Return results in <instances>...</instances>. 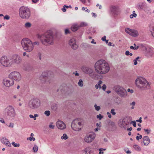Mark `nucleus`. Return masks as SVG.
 <instances>
[{"mask_svg": "<svg viewBox=\"0 0 154 154\" xmlns=\"http://www.w3.org/2000/svg\"><path fill=\"white\" fill-rule=\"evenodd\" d=\"M53 123H51L49 125V128L51 129H54L55 127V125H53Z\"/></svg>", "mask_w": 154, "mask_h": 154, "instance_id": "nucleus-42", "label": "nucleus"}, {"mask_svg": "<svg viewBox=\"0 0 154 154\" xmlns=\"http://www.w3.org/2000/svg\"><path fill=\"white\" fill-rule=\"evenodd\" d=\"M38 116H39V115L38 114H34V115L33 116V118L34 120H36V117H38Z\"/></svg>", "mask_w": 154, "mask_h": 154, "instance_id": "nucleus-49", "label": "nucleus"}, {"mask_svg": "<svg viewBox=\"0 0 154 154\" xmlns=\"http://www.w3.org/2000/svg\"><path fill=\"white\" fill-rule=\"evenodd\" d=\"M127 91L128 92H130L131 93H132L133 92V90L132 89H130V88H128L127 89Z\"/></svg>", "mask_w": 154, "mask_h": 154, "instance_id": "nucleus-60", "label": "nucleus"}, {"mask_svg": "<svg viewBox=\"0 0 154 154\" xmlns=\"http://www.w3.org/2000/svg\"><path fill=\"white\" fill-rule=\"evenodd\" d=\"M137 16V14H131L130 15V17L131 19L133 18L134 17H136Z\"/></svg>", "mask_w": 154, "mask_h": 154, "instance_id": "nucleus-48", "label": "nucleus"}, {"mask_svg": "<svg viewBox=\"0 0 154 154\" xmlns=\"http://www.w3.org/2000/svg\"><path fill=\"white\" fill-rule=\"evenodd\" d=\"M84 151L85 152V154H94L93 151L89 147L85 148Z\"/></svg>", "mask_w": 154, "mask_h": 154, "instance_id": "nucleus-25", "label": "nucleus"}, {"mask_svg": "<svg viewBox=\"0 0 154 154\" xmlns=\"http://www.w3.org/2000/svg\"><path fill=\"white\" fill-rule=\"evenodd\" d=\"M133 148L137 151H139L141 150L140 147L138 145H134L133 146Z\"/></svg>", "mask_w": 154, "mask_h": 154, "instance_id": "nucleus-32", "label": "nucleus"}, {"mask_svg": "<svg viewBox=\"0 0 154 154\" xmlns=\"http://www.w3.org/2000/svg\"><path fill=\"white\" fill-rule=\"evenodd\" d=\"M31 26V24L29 22L26 23L25 24V26L26 28H29Z\"/></svg>", "mask_w": 154, "mask_h": 154, "instance_id": "nucleus-38", "label": "nucleus"}, {"mask_svg": "<svg viewBox=\"0 0 154 154\" xmlns=\"http://www.w3.org/2000/svg\"><path fill=\"white\" fill-rule=\"evenodd\" d=\"M142 135H139V136H137L136 137V139L138 140L140 139H141L142 138Z\"/></svg>", "mask_w": 154, "mask_h": 154, "instance_id": "nucleus-54", "label": "nucleus"}, {"mask_svg": "<svg viewBox=\"0 0 154 154\" xmlns=\"http://www.w3.org/2000/svg\"><path fill=\"white\" fill-rule=\"evenodd\" d=\"M82 69L84 72L86 73L91 74L93 72V70L92 69L84 66L82 67Z\"/></svg>", "mask_w": 154, "mask_h": 154, "instance_id": "nucleus-22", "label": "nucleus"}, {"mask_svg": "<svg viewBox=\"0 0 154 154\" xmlns=\"http://www.w3.org/2000/svg\"><path fill=\"white\" fill-rule=\"evenodd\" d=\"M51 72L49 71L43 72L40 76V79L44 82H50L49 81V74H51Z\"/></svg>", "mask_w": 154, "mask_h": 154, "instance_id": "nucleus-13", "label": "nucleus"}, {"mask_svg": "<svg viewBox=\"0 0 154 154\" xmlns=\"http://www.w3.org/2000/svg\"><path fill=\"white\" fill-rule=\"evenodd\" d=\"M145 5V4L144 3H139L137 5L136 7L139 10H141L143 9Z\"/></svg>", "mask_w": 154, "mask_h": 154, "instance_id": "nucleus-24", "label": "nucleus"}, {"mask_svg": "<svg viewBox=\"0 0 154 154\" xmlns=\"http://www.w3.org/2000/svg\"><path fill=\"white\" fill-rule=\"evenodd\" d=\"M94 68L96 72L100 74L107 73L110 69L108 63L105 60L103 59L98 60L96 62Z\"/></svg>", "mask_w": 154, "mask_h": 154, "instance_id": "nucleus-1", "label": "nucleus"}, {"mask_svg": "<svg viewBox=\"0 0 154 154\" xmlns=\"http://www.w3.org/2000/svg\"><path fill=\"white\" fill-rule=\"evenodd\" d=\"M69 43L72 48L73 49H76L78 47V45L76 43V40L74 38L71 39L69 41Z\"/></svg>", "mask_w": 154, "mask_h": 154, "instance_id": "nucleus-19", "label": "nucleus"}, {"mask_svg": "<svg viewBox=\"0 0 154 154\" xmlns=\"http://www.w3.org/2000/svg\"><path fill=\"white\" fill-rule=\"evenodd\" d=\"M103 117V116L100 114L99 115H97V118L99 120H101V119Z\"/></svg>", "mask_w": 154, "mask_h": 154, "instance_id": "nucleus-45", "label": "nucleus"}, {"mask_svg": "<svg viewBox=\"0 0 154 154\" xmlns=\"http://www.w3.org/2000/svg\"><path fill=\"white\" fill-rule=\"evenodd\" d=\"M19 14L22 18H28L30 15L29 9L27 7H21L20 9Z\"/></svg>", "mask_w": 154, "mask_h": 154, "instance_id": "nucleus-7", "label": "nucleus"}, {"mask_svg": "<svg viewBox=\"0 0 154 154\" xmlns=\"http://www.w3.org/2000/svg\"><path fill=\"white\" fill-rule=\"evenodd\" d=\"M111 113H112L113 115H115L116 114V112H115V109H111Z\"/></svg>", "mask_w": 154, "mask_h": 154, "instance_id": "nucleus-47", "label": "nucleus"}, {"mask_svg": "<svg viewBox=\"0 0 154 154\" xmlns=\"http://www.w3.org/2000/svg\"><path fill=\"white\" fill-rule=\"evenodd\" d=\"M78 84L79 86L81 87H82L83 86V81L81 79H80L78 82Z\"/></svg>", "mask_w": 154, "mask_h": 154, "instance_id": "nucleus-36", "label": "nucleus"}, {"mask_svg": "<svg viewBox=\"0 0 154 154\" xmlns=\"http://www.w3.org/2000/svg\"><path fill=\"white\" fill-rule=\"evenodd\" d=\"M131 123H132L133 126L135 127L136 126V122L135 121H132L131 122Z\"/></svg>", "mask_w": 154, "mask_h": 154, "instance_id": "nucleus-56", "label": "nucleus"}, {"mask_svg": "<svg viewBox=\"0 0 154 154\" xmlns=\"http://www.w3.org/2000/svg\"><path fill=\"white\" fill-rule=\"evenodd\" d=\"M106 36L104 35V36H103L101 38V40L104 42L106 40Z\"/></svg>", "mask_w": 154, "mask_h": 154, "instance_id": "nucleus-61", "label": "nucleus"}, {"mask_svg": "<svg viewBox=\"0 0 154 154\" xmlns=\"http://www.w3.org/2000/svg\"><path fill=\"white\" fill-rule=\"evenodd\" d=\"M153 54V49L149 47H147L146 48L145 55L148 57H151Z\"/></svg>", "mask_w": 154, "mask_h": 154, "instance_id": "nucleus-17", "label": "nucleus"}, {"mask_svg": "<svg viewBox=\"0 0 154 154\" xmlns=\"http://www.w3.org/2000/svg\"><path fill=\"white\" fill-rule=\"evenodd\" d=\"M11 65L13 64H19L22 61L21 57L17 54L13 55L11 57H10Z\"/></svg>", "mask_w": 154, "mask_h": 154, "instance_id": "nucleus-11", "label": "nucleus"}, {"mask_svg": "<svg viewBox=\"0 0 154 154\" xmlns=\"http://www.w3.org/2000/svg\"><path fill=\"white\" fill-rule=\"evenodd\" d=\"M10 128H13L14 126V124L13 123H10L9 125L8 126Z\"/></svg>", "mask_w": 154, "mask_h": 154, "instance_id": "nucleus-53", "label": "nucleus"}, {"mask_svg": "<svg viewBox=\"0 0 154 154\" xmlns=\"http://www.w3.org/2000/svg\"><path fill=\"white\" fill-rule=\"evenodd\" d=\"M94 107L95 109L97 111H98L100 109V106H97L96 104H95L94 105Z\"/></svg>", "mask_w": 154, "mask_h": 154, "instance_id": "nucleus-39", "label": "nucleus"}, {"mask_svg": "<svg viewBox=\"0 0 154 154\" xmlns=\"http://www.w3.org/2000/svg\"><path fill=\"white\" fill-rule=\"evenodd\" d=\"M125 31L127 33L133 36L136 37L138 35V32L137 31L130 29L129 28H125Z\"/></svg>", "mask_w": 154, "mask_h": 154, "instance_id": "nucleus-15", "label": "nucleus"}, {"mask_svg": "<svg viewBox=\"0 0 154 154\" xmlns=\"http://www.w3.org/2000/svg\"><path fill=\"white\" fill-rule=\"evenodd\" d=\"M2 143L5 145L7 146H10L11 144L8 140L5 137H3L1 140Z\"/></svg>", "mask_w": 154, "mask_h": 154, "instance_id": "nucleus-23", "label": "nucleus"}, {"mask_svg": "<svg viewBox=\"0 0 154 154\" xmlns=\"http://www.w3.org/2000/svg\"><path fill=\"white\" fill-rule=\"evenodd\" d=\"M65 32L66 34H67L69 33V30L68 29H66L65 30Z\"/></svg>", "mask_w": 154, "mask_h": 154, "instance_id": "nucleus-62", "label": "nucleus"}, {"mask_svg": "<svg viewBox=\"0 0 154 154\" xmlns=\"http://www.w3.org/2000/svg\"><path fill=\"white\" fill-rule=\"evenodd\" d=\"M79 27L77 24H74L72 25L71 27V30L73 31H75L78 29Z\"/></svg>", "mask_w": 154, "mask_h": 154, "instance_id": "nucleus-28", "label": "nucleus"}, {"mask_svg": "<svg viewBox=\"0 0 154 154\" xmlns=\"http://www.w3.org/2000/svg\"><path fill=\"white\" fill-rule=\"evenodd\" d=\"M30 67L29 66L28 68H25L24 69L26 71H30V69H30Z\"/></svg>", "mask_w": 154, "mask_h": 154, "instance_id": "nucleus-57", "label": "nucleus"}, {"mask_svg": "<svg viewBox=\"0 0 154 154\" xmlns=\"http://www.w3.org/2000/svg\"><path fill=\"white\" fill-rule=\"evenodd\" d=\"M51 108L53 110H56L57 108V105L56 104H53L52 105Z\"/></svg>", "mask_w": 154, "mask_h": 154, "instance_id": "nucleus-34", "label": "nucleus"}, {"mask_svg": "<svg viewBox=\"0 0 154 154\" xmlns=\"http://www.w3.org/2000/svg\"><path fill=\"white\" fill-rule=\"evenodd\" d=\"M21 44L24 50L26 51L30 52L33 49V43L29 38H26L23 39L21 41Z\"/></svg>", "mask_w": 154, "mask_h": 154, "instance_id": "nucleus-5", "label": "nucleus"}, {"mask_svg": "<svg viewBox=\"0 0 154 154\" xmlns=\"http://www.w3.org/2000/svg\"><path fill=\"white\" fill-rule=\"evenodd\" d=\"M113 89L118 95L121 97H125L127 96L126 91L122 86L116 85L113 87Z\"/></svg>", "mask_w": 154, "mask_h": 154, "instance_id": "nucleus-6", "label": "nucleus"}, {"mask_svg": "<svg viewBox=\"0 0 154 154\" xmlns=\"http://www.w3.org/2000/svg\"><path fill=\"white\" fill-rule=\"evenodd\" d=\"M149 31L151 33V34L153 37H154V26H150Z\"/></svg>", "mask_w": 154, "mask_h": 154, "instance_id": "nucleus-31", "label": "nucleus"}, {"mask_svg": "<svg viewBox=\"0 0 154 154\" xmlns=\"http://www.w3.org/2000/svg\"><path fill=\"white\" fill-rule=\"evenodd\" d=\"M82 127V122L79 119H74L72 123L71 127L74 131H79Z\"/></svg>", "mask_w": 154, "mask_h": 154, "instance_id": "nucleus-8", "label": "nucleus"}, {"mask_svg": "<svg viewBox=\"0 0 154 154\" xmlns=\"http://www.w3.org/2000/svg\"><path fill=\"white\" fill-rule=\"evenodd\" d=\"M137 86L140 89H149L150 85L149 82L143 78L138 77L135 80Z\"/></svg>", "mask_w": 154, "mask_h": 154, "instance_id": "nucleus-4", "label": "nucleus"}, {"mask_svg": "<svg viewBox=\"0 0 154 154\" xmlns=\"http://www.w3.org/2000/svg\"><path fill=\"white\" fill-rule=\"evenodd\" d=\"M3 82L4 85L7 87H10L14 83V81L11 79H3Z\"/></svg>", "mask_w": 154, "mask_h": 154, "instance_id": "nucleus-16", "label": "nucleus"}, {"mask_svg": "<svg viewBox=\"0 0 154 154\" xmlns=\"http://www.w3.org/2000/svg\"><path fill=\"white\" fill-rule=\"evenodd\" d=\"M94 135H86L84 139L85 141L87 143L92 142L95 138Z\"/></svg>", "mask_w": 154, "mask_h": 154, "instance_id": "nucleus-21", "label": "nucleus"}, {"mask_svg": "<svg viewBox=\"0 0 154 154\" xmlns=\"http://www.w3.org/2000/svg\"><path fill=\"white\" fill-rule=\"evenodd\" d=\"M37 37L40 39L41 42L44 45H47L53 44L54 37L51 31H48L42 35L38 34Z\"/></svg>", "mask_w": 154, "mask_h": 154, "instance_id": "nucleus-2", "label": "nucleus"}, {"mask_svg": "<svg viewBox=\"0 0 154 154\" xmlns=\"http://www.w3.org/2000/svg\"><path fill=\"white\" fill-rule=\"evenodd\" d=\"M110 14L113 16L117 15L120 13L119 6L117 5H111L109 7Z\"/></svg>", "mask_w": 154, "mask_h": 154, "instance_id": "nucleus-12", "label": "nucleus"}, {"mask_svg": "<svg viewBox=\"0 0 154 154\" xmlns=\"http://www.w3.org/2000/svg\"><path fill=\"white\" fill-rule=\"evenodd\" d=\"M124 150L125 151L127 154H130L131 152L129 150H128L127 151H126V149H124Z\"/></svg>", "mask_w": 154, "mask_h": 154, "instance_id": "nucleus-52", "label": "nucleus"}, {"mask_svg": "<svg viewBox=\"0 0 154 154\" xmlns=\"http://www.w3.org/2000/svg\"><path fill=\"white\" fill-rule=\"evenodd\" d=\"M11 144L14 147H19L20 146V144L19 143H16L14 142H13Z\"/></svg>", "mask_w": 154, "mask_h": 154, "instance_id": "nucleus-37", "label": "nucleus"}, {"mask_svg": "<svg viewBox=\"0 0 154 154\" xmlns=\"http://www.w3.org/2000/svg\"><path fill=\"white\" fill-rule=\"evenodd\" d=\"M130 48L131 49L136 50L139 48V47L138 46H137V47H134L133 46H131L130 47Z\"/></svg>", "mask_w": 154, "mask_h": 154, "instance_id": "nucleus-41", "label": "nucleus"}, {"mask_svg": "<svg viewBox=\"0 0 154 154\" xmlns=\"http://www.w3.org/2000/svg\"><path fill=\"white\" fill-rule=\"evenodd\" d=\"M130 121L127 119H124L121 121H120L119 125L121 128H125L126 126L129 123Z\"/></svg>", "mask_w": 154, "mask_h": 154, "instance_id": "nucleus-18", "label": "nucleus"}, {"mask_svg": "<svg viewBox=\"0 0 154 154\" xmlns=\"http://www.w3.org/2000/svg\"><path fill=\"white\" fill-rule=\"evenodd\" d=\"M56 126L59 129L61 130L65 129L66 127V125L61 121H58L57 122Z\"/></svg>", "mask_w": 154, "mask_h": 154, "instance_id": "nucleus-20", "label": "nucleus"}, {"mask_svg": "<svg viewBox=\"0 0 154 154\" xmlns=\"http://www.w3.org/2000/svg\"><path fill=\"white\" fill-rule=\"evenodd\" d=\"M102 83V82L101 81H99L97 83V84L95 85V88L97 89L98 88L100 89L101 88V85Z\"/></svg>", "mask_w": 154, "mask_h": 154, "instance_id": "nucleus-30", "label": "nucleus"}, {"mask_svg": "<svg viewBox=\"0 0 154 154\" xmlns=\"http://www.w3.org/2000/svg\"><path fill=\"white\" fill-rule=\"evenodd\" d=\"M38 149V147L36 145H34L33 148V150L34 152H37Z\"/></svg>", "mask_w": 154, "mask_h": 154, "instance_id": "nucleus-35", "label": "nucleus"}, {"mask_svg": "<svg viewBox=\"0 0 154 154\" xmlns=\"http://www.w3.org/2000/svg\"><path fill=\"white\" fill-rule=\"evenodd\" d=\"M44 114L47 116H48L50 114V112L49 110H47L45 112Z\"/></svg>", "mask_w": 154, "mask_h": 154, "instance_id": "nucleus-40", "label": "nucleus"}, {"mask_svg": "<svg viewBox=\"0 0 154 154\" xmlns=\"http://www.w3.org/2000/svg\"><path fill=\"white\" fill-rule=\"evenodd\" d=\"M150 142V140L147 136H145L143 138V143L144 145H147Z\"/></svg>", "mask_w": 154, "mask_h": 154, "instance_id": "nucleus-26", "label": "nucleus"}, {"mask_svg": "<svg viewBox=\"0 0 154 154\" xmlns=\"http://www.w3.org/2000/svg\"><path fill=\"white\" fill-rule=\"evenodd\" d=\"M125 54L127 55V56H128L129 55V54H130V52H129V51H127L126 52H125Z\"/></svg>", "mask_w": 154, "mask_h": 154, "instance_id": "nucleus-64", "label": "nucleus"}, {"mask_svg": "<svg viewBox=\"0 0 154 154\" xmlns=\"http://www.w3.org/2000/svg\"><path fill=\"white\" fill-rule=\"evenodd\" d=\"M144 131L146 132V134H150V133L151 132V130L150 129H144Z\"/></svg>", "mask_w": 154, "mask_h": 154, "instance_id": "nucleus-43", "label": "nucleus"}, {"mask_svg": "<svg viewBox=\"0 0 154 154\" xmlns=\"http://www.w3.org/2000/svg\"><path fill=\"white\" fill-rule=\"evenodd\" d=\"M95 31L94 28H91L89 29L87 31V33L88 34H92L94 33Z\"/></svg>", "mask_w": 154, "mask_h": 154, "instance_id": "nucleus-29", "label": "nucleus"}, {"mask_svg": "<svg viewBox=\"0 0 154 154\" xmlns=\"http://www.w3.org/2000/svg\"><path fill=\"white\" fill-rule=\"evenodd\" d=\"M4 19L6 20H9L10 19V17L8 15H6L4 17Z\"/></svg>", "mask_w": 154, "mask_h": 154, "instance_id": "nucleus-59", "label": "nucleus"}, {"mask_svg": "<svg viewBox=\"0 0 154 154\" xmlns=\"http://www.w3.org/2000/svg\"><path fill=\"white\" fill-rule=\"evenodd\" d=\"M66 87H63V86H60V88L59 89H57V92L60 91L61 92V94H63L64 93H65V90L66 88Z\"/></svg>", "mask_w": 154, "mask_h": 154, "instance_id": "nucleus-27", "label": "nucleus"}, {"mask_svg": "<svg viewBox=\"0 0 154 154\" xmlns=\"http://www.w3.org/2000/svg\"><path fill=\"white\" fill-rule=\"evenodd\" d=\"M40 104V100L37 98H33L30 100L28 103L29 107L31 109H35L39 107Z\"/></svg>", "mask_w": 154, "mask_h": 154, "instance_id": "nucleus-9", "label": "nucleus"}, {"mask_svg": "<svg viewBox=\"0 0 154 154\" xmlns=\"http://www.w3.org/2000/svg\"><path fill=\"white\" fill-rule=\"evenodd\" d=\"M9 79H12L16 81H19L21 79L20 74L17 71H14L11 72L9 75Z\"/></svg>", "mask_w": 154, "mask_h": 154, "instance_id": "nucleus-10", "label": "nucleus"}, {"mask_svg": "<svg viewBox=\"0 0 154 154\" xmlns=\"http://www.w3.org/2000/svg\"><path fill=\"white\" fill-rule=\"evenodd\" d=\"M106 149L105 148H102L99 149H98L99 151V154H103L104 153L103 151H105Z\"/></svg>", "mask_w": 154, "mask_h": 154, "instance_id": "nucleus-33", "label": "nucleus"}, {"mask_svg": "<svg viewBox=\"0 0 154 154\" xmlns=\"http://www.w3.org/2000/svg\"><path fill=\"white\" fill-rule=\"evenodd\" d=\"M39 44V43L38 42H35L33 43V45H38Z\"/></svg>", "mask_w": 154, "mask_h": 154, "instance_id": "nucleus-55", "label": "nucleus"}, {"mask_svg": "<svg viewBox=\"0 0 154 154\" xmlns=\"http://www.w3.org/2000/svg\"><path fill=\"white\" fill-rule=\"evenodd\" d=\"M10 62V57L8 58L6 56L2 57L1 59V63L3 66H8L11 65Z\"/></svg>", "mask_w": 154, "mask_h": 154, "instance_id": "nucleus-14", "label": "nucleus"}, {"mask_svg": "<svg viewBox=\"0 0 154 154\" xmlns=\"http://www.w3.org/2000/svg\"><path fill=\"white\" fill-rule=\"evenodd\" d=\"M29 140L30 141L33 140L34 141L35 140V138L32 137H28L27 138V140Z\"/></svg>", "mask_w": 154, "mask_h": 154, "instance_id": "nucleus-50", "label": "nucleus"}, {"mask_svg": "<svg viewBox=\"0 0 154 154\" xmlns=\"http://www.w3.org/2000/svg\"><path fill=\"white\" fill-rule=\"evenodd\" d=\"M103 140L105 142H107L108 140V137H106V138H103Z\"/></svg>", "mask_w": 154, "mask_h": 154, "instance_id": "nucleus-63", "label": "nucleus"}, {"mask_svg": "<svg viewBox=\"0 0 154 154\" xmlns=\"http://www.w3.org/2000/svg\"><path fill=\"white\" fill-rule=\"evenodd\" d=\"M142 118L141 117H140L139 119V120H136V121L137 122H139L140 123L142 122Z\"/></svg>", "mask_w": 154, "mask_h": 154, "instance_id": "nucleus-58", "label": "nucleus"}, {"mask_svg": "<svg viewBox=\"0 0 154 154\" xmlns=\"http://www.w3.org/2000/svg\"><path fill=\"white\" fill-rule=\"evenodd\" d=\"M106 88V86L105 84H104L103 86L101 87V88L104 91H105Z\"/></svg>", "mask_w": 154, "mask_h": 154, "instance_id": "nucleus-51", "label": "nucleus"}, {"mask_svg": "<svg viewBox=\"0 0 154 154\" xmlns=\"http://www.w3.org/2000/svg\"><path fill=\"white\" fill-rule=\"evenodd\" d=\"M68 138V137L67 135H63L61 137V138L62 139L66 140Z\"/></svg>", "mask_w": 154, "mask_h": 154, "instance_id": "nucleus-46", "label": "nucleus"}, {"mask_svg": "<svg viewBox=\"0 0 154 154\" xmlns=\"http://www.w3.org/2000/svg\"><path fill=\"white\" fill-rule=\"evenodd\" d=\"M87 25V24L85 22H82L80 24V26H85Z\"/></svg>", "mask_w": 154, "mask_h": 154, "instance_id": "nucleus-44", "label": "nucleus"}, {"mask_svg": "<svg viewBox=\"0 0 154 154\" xmlns=\"http://www.w3.org/2000/svg\"><path fill=\"white\" fill-rule=\"evenodd\" d=\"M3 114L7 118L11 120L14 119L16 113L14 107L11 105L7 106L4 110Z\"/></svg>", "mask_w": 154, "mask_h": 154, "instance_id": "nucleus-3", "label": "nucleus"}]
</instances>
